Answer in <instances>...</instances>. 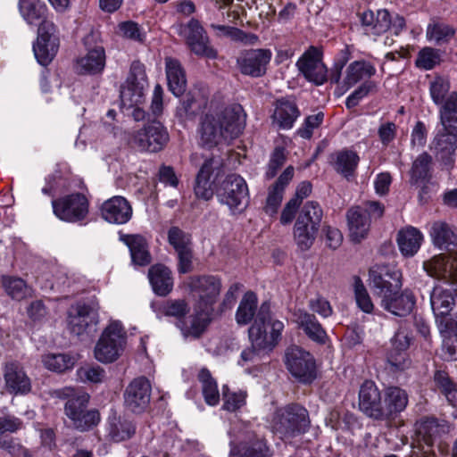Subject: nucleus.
Instances as JSON below:
<instances>
[{
    "instance_id": "54",
    "label": "nucleus",
    "mask_w": 457,
    "mask_h": 457,
    "mask_svg": "<svg viewBox=\"0 0 457 457\" xmlns=\"http://www.w3.org/2000/svg\"><path fill=\"white\" fill-rule=\"evenodd\" d=\"M447 105L439 110L442 128L457 134V97L453 96Z\"/></svg>"
},
{
    "instance_id": "47",
    "label": "nucleus",
    "mask_w": 457,
    "mask_h": 457,
    "mask_svg": "<svg viewBox=\"0 0 457 457\" xmlns=\"http://www.w3.org/2000/svg\"><path fill=\"white\" fill-rule=\"evenodd\" d=\"M257 309V296L252 292H246L237 310L236 320L239 325H246L252 321Z\"/></svg>"
},
{
    "instance_id": "36",
    "label": "nucleus",
    "mask_w": 457,
    "mask_h": 457,
    "mask_svg": "<svg viewBox=\"0 0 457 457\" xmlns=\"http://www.w3.org/2000/svg\"><path fill=\"white\" fill-rule=\"evenodd\" d=\"M165 65L169 90L175 96H183L187 88V79L180 62L176 59L166 58Z\"/></svg>"
},
{
    "instance_id": "42",
    "label": "nucleus",
    "mask_w": 457,
    "mask_h": 457,
    "mask_svg": "<svg viewBox=\"0 0 457 457\" xmlns=\"http://www.w3.org/2000/svg\"><path fill=\"white\" fill-rule=\"evenodd\" d=\"M429 94L435 104L443 108L450 103L453 96L457 97L456 91H451L450 81L443 77H436L429 84Z\"/></svg>"
},
{
    "instance_id": "34",
    "label": "nucleus",
    "mask_w": 457,
    "mask_h": 457,
    "mask_svg": "<svg viewBox=\"0 0 457 457\" xmlns=\"http://www.w3.org/2000/svg\"><path fill=\"white\" fill-rule=\"evenodd\" d=\"M433 158L427 152H423L413 161L410 173V184L419 186L428 184L432 179Z\"/></svg>"
},
{
    "instance_id": "23",
    "label": "nucleus",
    "mask_w": 457,
    "mask_h": 457,
    "mask_svg": "<svg viewBox=\"0 0 457 457\" xmlns=\"http://www.w3.org/2000/svg\"><path fill=\"white\" fill-rule=\"evenodd\" d=\"M102 217L113 224H125L132 216V207L122 196H113L105 201L101 208Z\"/></svg>"
},
{
    "instance_id": "19",
    "label": "nucleus",
    "mask_w": 457,
    "mask_h": 457,
    "mask_svg": "<svg viewBox=\"0 0 457 457\" xmlns=\"http://www.w3.org/2000/svg\"><path fill=\"white\" fill-rule=\"evenodd\" d=\"M212 316V312L195 306L193 314L177 320L176 326L184 337L199 338L211 323Z\"/></svg>"
},
{
    "instance_id": "49",
    "label": "nucleus",
    "mask_w": 457,
    "mask_h": 457,
    "mask_svg": "<svg viewBox=\"0 0 457 457\" xmlns=\"http://www.w3.org/2000/svg\"><path fill=\"white\" fill-rule=\"evenodd\" d=\"M199 381L203 386V395L209 405H216L220 401V394L217 383L207 369H202L198 375Z\"/></svg>"
},
{
    "instance_id": "51",
    "label": "nucleus",
    "mask_w": 457,
    "mask_h": 457,
    "mask_svg": "<svg viewBox=\"0 0 457 457\" xmlns=\"http://www.w3.org/2000/svg\"><path fill=\"white\" fill-rule=\"evenodd\" d=\"M454 35L453 27L443 22L429 23L427 28V37L434 40L437 46L448 43Z\"/></svg>"
},
{
    "instance_id": "63",
    "label": "nucleus",
    "mask_w": 457,
    "mask_h": 457,
    "mask_svg": "<svg viewBox=\"0 0 457 457\" xmlns=\"http://www.w3.org/2000/svg\"><path fill=\"white\" fill-rule=\"evenodd\" d=\"M78 377L83 382L101 383L105 378V371L99 366H85L77 371Z\"/></svg>"
},
{
    "instance_id": "43",
    "label": "nucleus",
    "mask_w": 457,
    "mask_h": 457,
    "mask_svg": "<svg viewBox=\"0 0 457 457\" xmlns=\"http://www.w3.org/2000/svg\"><path fill=\"white\" fill-rule=\"evenodd\" d=\"M80 69L88 74H97L105 66V52L103 46H97L90 49L87 54L78 61Z\"/></svg>"
},
{
    "instance_id": "12",
    "label": "nucleus",
    "mask_w": 457,
    "mask_h": 457,
    "mask_svg": "<svg viewBox=\"0 0 457 457\" xmlns=\"http://www.w3.org/2000/svg\"><path fill=\"white\" fill-rule=\"evenodd\" d=\"M88 200L80 193L71 194L52 201L54 213L66 222H79L88 214Z\"/></svg>"
},
{
    "instance_id": "22",
    "label": "nucleus",
    "mask_w": 457,
    "mask_h": 457,
    "mask_svg": "<svg viewBox=\"0 0 457 457\" xmlns=\"http://www.w3.org/2000/svg\"><path fill=\"white\" fill-rule=\"evenodd\" d=\"M5 388L13 395H27L31 391V381L23 370V367L12 361L5 364L4 369Z\"/></svg>"
},
{
    "instance_id": "41",
    "label": "nucleus",
    "mask_w": 457,
    "mask_h": 457,
    "mask_svg": "<svg viewBox=\"0 0 457 457\" xmlns=\"http://www.w3.org/2000/svg\"><path fill=\"white\" fill-rule=\"evenodd\" d=\"M129 246L132 262L140 266H145L151 262V255L148 245L145 237L140 235H129L124 239Z\"/></svg>"
},
{
    "instance_id": "45",
    "label": "nucleus",
    "mask_w": 457,
    "mask_h": 457,
    "mask_svg": "<svg viewBox=\"0 0 457 457\" xmlns=\"http://www.w3.org/2000/svg\"><path fill=\"white\" fill-rule=\"evenodd\" d=\"M136 431L135 425L126 419L112 417L109 419V436L115 442L129 439Z\"/></svg>"
},
{
    "instance_id": "10",
    "label": "nucleus",
    "mask_w": 457,
    "mask_h": 457,
    "mask_svg": "<svg viewBox=\"0 0 457 457\" xmlns=\"http://www.w3.org/2000/svg\"><path fill=\"white\" fill-rule=\"evenodd\" d=\"M190 292L197 298L195 306L213 312L221 290V280L212 275L192 276L188 278Z\"/></svg>"
},
{
    "instance_id": "55",
    "label": "nucleus",
    "mask_w": 457,
    "mask_h": 457,
    "mask_svg": "<svg viewBox=\"0 0 457 457\" xmlns=\"http://www.w3.org/2000/svg\"><path fill=\"white\" fill-rule=\"evenodd\" d=\"M168 242L176 252L192 247L191 235L179 227H171L169 229Z\"/></svg>"
},
{
    "instance_id": "28",
    "label": "nucleus",
    "mask_w": 457,
    "mask_h": 457,
    "mask_svg": "<svg viewBox=\"0 0 457 457\" xmlns=\"http://www.w3.org/2000/svg\"><path fill=\"white\" fill-rule=\"evenodd\" d=\"M407 403L408 395L403 389L398 386L387 387L384 394L381 420H389L394 415L403 411Z\"/></svg>"
},
{
    "instance_id": "16",
    "label": "nucleus",
    "mask_w": 457,
    "mask_h": 457,
    "mask_svg": "<svg viewBox=\"0 0 457 457\" xmlns=\"http://www.w3.org/2000/svg\"><path fill=\"white\" fill-rule=\"evenodd\" d=\"M98 303H77L71 306L67 312V324L69 331L80 336L87 331L90 324L98 323Z\"/></svg>"
},
{
    "instance_id": "57",
    "label": "nucleus",
    "mask_w": 457,
    "mask_h": 457,
    "mask_svg": "<svg viewBox=\"0 0 457 457\" xmlns=\"http://www.w3.org/2000/svg\"><path fill=\"white\" fill-rule=\"evenodd\" d=\"M354 295L358 307L364 312L370 313L374 305L362 281L358 277L354 279Z\"/></svg>"
},
{
    "instance_id": "60",
    "label": "nucleus",
    "mask_w": 457,
    "mask_h": 457,
    "mask_svg": "<svg viewBox=\"0 0 457 457\" xmlns=\"http://www.w3.org/2000/svg\"><path fill=\"white\" fill-rule=\"evenodd\" d=\"M287 160L286 149L283 146H276L270 155V159L266 170V178L273 179L278 170L284 165Z\"/></svg>"
},
{
    "instance_id": "20",
    "label": "nucleus",
    "mask_w": 457,
    "mask_h": 457,
    "mask_svg": "<svg viewBox=\"0 0 457 457\" xmlns=\"http://www.w3.org/2000/svg\"><path fill=\"white\" fill-rule=\"evenodd\" d=\"M430 149L444 165H452L457 149V134L441 128L432 140Z\"/></svg>"
},
{
    "instance_id": "40",
    "label": "nucleus",
    "mask_w": 457,
    "mask_h": 457,
    "mask_svg": "<svg viewBox=\"0 0 457 457\" xmlns=\"http://www.w3.org/2000/svg\"><path fill=\"white\" fill-rule=\"evenodd\" d=\"M207 100L199 91H189L180 100L176 109L177 116L181 120L192 119L205 108Z\"/></svg>"
},
{
    "instance_id": "13",
    "label": "nucleus",
    "mask_w": 457,
    "mask_h": 457,
    "mask_svg": "<svg viewBox=\"0 0 457 457\" xmlns=\"http://www.w3.org/2000/svg\"><path fill=\"white\" fill-rule=\"evenodd\" d=\"M272 53L270 49L255 48L240 53L236 65L241 74L251 78H261L267 73Z\"/></svg>"
},
{
    "instance_id": "27",
    "label": "nucleus",
    "mask_w": 457,
    "mask_h": 457,
    "mask_svg": "<svg viewBox=\"0 0 457 457\" xmlns=\"http://www.w3.org/2000/svg\"><path fill=\"white\" fill-rule=\"evenodd\" d=\"M56 396L67 399L64 412L70 420L81 414V411L87 407L90 398L87 393L71 387L56 391Z\"/></svg>"
},
{
    "instance_id": "31",
    "label": "nucleus",
    "mask_w": 457,
    "mask_h": 457,
    "mask_svg": "<svg viewBox=\"0 0 457 457\" xmlns=\"http://www.w3.org/2000/svg\"><path fill=\"white\" fill-rule=\"evenodd\" d=\"M456 287L436 286L430 294L431 308L435 316L450 314L455 305Z\"/></svg>"
},
{
    "instance_id": "17",
    "label": "nucleus",
    "mask_w": 457,
    "mask_h": 457,
    "mask_svg": "<svg viewBox=\"0 0 457 457\" xmlns=\"http://www.w3.org/2000/svg\"><path fill=\"white\" fill-rule=\"evenodd\" d=\"M296 66L303 77L315 85H322L328 80V69L321 60V53L311 46L297 61Z\"/></svg>"
},
{
    "instance_id": "29",
    "label": "nucleus",
    "mask_w": 457,
    "mask_h": 457,
    "mask_svg": "<svg viewBox=\"0 0 457 457\" xmlns=\"http://www.w3.org/2000/svg\"><path fill=\"white\" fill-rule=\"evenodd\" d=\"M229 455L231 457H272L273 451L264 437H254L234 445Z\"/></svg>"
},
{
    "instance_id": "21",
    "label": "nucleus",
    "mask_w": 457,
    "mask_h": 457,
    "mask_svg": "<svg viewBox=\"0 0 457 457\" xmlns=\"http://www.w3.org/2000/svg\"><path fill=\"white\" fill-rule=\"evenodd\" d=\"M423 269L430 277L457 281V253L454 255H435L423 262Z\"/></svg>"
},
{
    "instance_id": "56",
    "label": "nucleus",
    "mask_w": 457,
    "mask_h": 457,
    "mask_svg": "<svg viewBox=\"0 0 457 457\" xmlns=\"http://www.w3.org/2000/svg\"><path fill=\"white\" fill-rule=\"evenodd\" d=\"M441 61L440 51L431 47L421 49L416 60V65L425 70H431Z\"/></svg>"
},
{
    "instance_id": "64",
    "label": "nucleus",
    "mask_w": 457,
    "mask_h": 457,
    "mask_svg": "<svg viewBox=\"0 0 457 457\" xmlns=\"http://www.w3.org/2000/svg\"><path fill=\"white\" fill-rule=\"evenodd\" d=\"M392 16L386 9H381L375 14L372 34L379 36L391 29Z\"/></svg>"
},
{
    "instance_id": "32",
    "label": "nucleus",
    "mask_w": 457,
    "mask_h": 457,
    "mask_svg": "<svg viewBox=\"0 0 457 457\" xmlns=\"http://www.w3.org/2000/svg\"><path fill=\"white\" fill-rule=\"evenodd\" d=\"M300 115L296 104L286 98L277 100L273 122L281 129H289L293 127L295 120Z\"/></svg>"
},
{
    "instance_id": "48",
    "label": "nucleus",
    "mask_w": 457,
    "mask_h": 457,
    "mask_svg": "<svg viewBox=\"0 0 457 457\" xmlns=\"http://www.w3.org/2000/svg\"><path fill=\"white\" fill-rule=\"evenodd\" d=\"M2 285L5 293L13 300L21 301L30 293L29 287L21 278L3 276Z\"/></svg>"
},
{
    "instance_id": "15",
    "label": "nucleus",
    "mask_w": 457,
    "mask_h": 457,
    "mask_svg": "<svg viewBox=\"0 0 457 457\" xmlns=\"http://www.w3.org/2000/svg\"><path fill=\"white\" fill-rule=\"evenodd\" d=\"M152 386L145 377L134 378L124 391V404L127 410L133 413L144 412L151 399Z\"/></svg>"
},
{
    "instance_id": "53",
    "label": "nucleus",
    "mask_w": 457,
    "mask_h": 457,
    "mask_svg": "<svg viewBox=\"0 0 457 457\" xmlns=\"http://www.w3.org/2000/svg\"><path fill=\"white\" fill-rule=\"evenodd\" d=\"M100 419V413L96 409L88 410L87 407L80 415L71 419V421L74 428L85 432L94 428L99 423Z\"/></svg>"
},
{
    "instance_id": "5",
    "label": "nucleus",
    "mask_w": 457,
    "mask_h": 457,
    "mask_svg": "<svg viewBox=\"0 0 457 457\" xmlns=\"http://www.w3.org/2000/svg\"><path fill=\"white\" fill-rule=\"evenodd\" d=\"M311 420L308 411L293 403L278 410L273 419V432L282 440L292 439L307 432Z\"/></svg>"
},
{
    "instance_id": "62",
    "label": "nucleus",
    "mask_w": 457,
    "mask_h": 457,
    "mask_svg": "<svg viewBox=\"0 0 457 457\" xmlns=\"http://www.w3.org/2000/svg\"><path fill=\"white\" fill-rule=\"evenodd\" d=\"M376 83L373 81H366L356 88L345 101V105L348 109L357 106L360 101L367 96L370 92L376 89Z\"/></svg>"
},
{
    "instance_id": "25",
    "label": "nucleus",
    "mask_w": 457,
    "mask_h": 457,
    "mask_svg": "<svg viewBox=\"0 0 457 457\" xmlns=\"http://www.w3.org/2000/svg\"><path fill=\"white\" fill-rule=\"evenodd\" d=\"M381 306L392 314L399 317L409 315L415 305V296L409 291L404 290L400 293L396 291L392 295H386L380 299Z\"/></svg>"
},
{
    "instance_id": "37",
    "label": "nucleus",
    "mask_w": 457,
    "mask_h": 457,
    "mask_svg": "<svg viewBox=\"0 0 457 457\" xmlns=\"http://www.w3.org/2000/svg\"><path fill=\"white\" fill-rule=\"evenodd\" d=\"M213 171V160H206L200 168L195 178L194 192L198 199L209 201L214 195L213 181L211 177Z\"/></svg>"
},
{
    "instance_id": "3",
    "label": "nucleus",
    "mask_w": 457,
    "mask_h": 457,
    "mask_svg": "<svg viewBox=\"0 0 457 457\" xmlns=\"http://www.w3.org/2000/svg\"><path fill=\"white\" fill-rule=\"evenodd\" d=\"M283 329V322L272 319L270 304L262 303L248 329L251 347L241 353V360L244 362L254 361L257 357L272 351L280 340Z\"/></svg>"
},
{
    "instance_id": "6",
    "label": "nucleus",
    "mask_w": 457,
    "mask_h": 457,
    "mask_svg": "<svg viewBox=\"0 0 457 457\" xmlns=\"http://www.w3.org/2000/svg\"><path fill=\"white\" fill-rule=\"evenodd\" d=\"M126 344V332L120 321L111 322L103 331L95 346V357L103 363H111L121 354Z\"/></svg>"
},
{
    "instance_id": "61",
    "label": "nucleus",
    "mask_w": 457,
    "mask_h": 457,
    "mask_svg": "<svg viewBox=\"0 0 457 457\" xmlns=\"http://www.w3.org/2000/svg\"><path fill=\"white\" fill-rule=\"evenodd\" d=\"M0 448L12 457H29V451L17 439L8 436H0Z\"/></svg>"
},
{
    "instance_id": "14",
    "label": "nucleus",
    "mask_w": 457,
    "mask_h": 457,
    "mask_svg": "<svg viewBox=\"0 0 457 457\" xmlns=\"http://www.w3.org/2000/svg\"><path fill=\"white\" fill-rule=\"evenodd\" d=\"M374 294L380 299L392 295L402 287V273L388 265H377L370 270Z\"/></svg>"
},
{
    "instance_id": "38",
    "label": "nucleus",
    "mask_w": 457,
    "mask_h": 457,
    "mask_svg": "<svg viewBox=\"0 0 457 457\" xmlns=\"http://www.w3.org/2000/svg\"><path fill=\"white\" fill-rule=\"evenodd\" d=\"M148 278L156 295L166 296L172 290L173 278L168 267L162 264L152 266L148 270Z\"/></svg>"
},
{
    "instance_id": "46",
    "label": "nucleus",
    "mask_w": 457,
    "mask_h": 457,
    "mask_svg": "<svg viewBox=\"0 0 457 457\" xmlns=\"http://www.w3.org/2000/svg\"><path fill=\"white\" fill-rule=\"evenodd\" d=\"M128 89L133 92V95L140 97L143 90L147 84L145 65L139 61H134L130 65L129 75L127 79Z\"/></svg>"
},
{
    "instance_id": "9",
    "label": "nucleus",
    "mask_w": 457,
    "mask_h": 457,
    "mask_svg": "<svg viewBox=\"0 0 457 457\" xmlns=\"http://www.w3.org/2000/svg\"><path fill=\"white\" fill-rule=\"evenodd\" d=\"M219 201L231 211H243L248 204L249 193L246 182L237 174H229L216 190Z\"/></svg>"
},
{
    "instance_id": "58",
    "label": "nucleus",
    "mask_w": 457,
    "mask_h": 457,
    "mask_svg": "<svg viewBox=\"0 0 457 457\" xmlns=\"http://www.w3.org/2000/svg\"><path fill=\"white\" fill-rule=\"evenodd\" d=\"M189 310V305L184 299L168 300L163 305L164 315L174 317L177 320H179L187 315Z\"/></svg>"
},
{
    "instance_id": "18",
    "label": "nucleus",
    "mask_w": 457,
    "mask_h": 457,
    "mask_svg": "<svg viewBox=\"0 0 457 457\" xmlns=\"http://www.w3.org/2000/svg\"><path fill=\"white\" fill-rule=\"evenodd\" d=\"M360 410L368 417L381 420L383 399L380 390L371 380H366L359 391Z\"/></svg>"
},
{
    "instance_id": "30",
    "label": "nucleus",
    "mask_w": 457,
    "mask_h": 457,
    "mask_svg": "<svg viewBox=\"0 0 457 457\" xmlns=\"http://www.w3.org/2000/svg\"><path fill=\"white\" fill-rule=\"evenodd\" d=\"M295 322L303 330L307 337L314 342L324 344L327 334L314 314L304 310H298L295 312Z\"/></svg>"
},
{
    "instance_id": "11",
    "label": "nucleus",
    "mask_w": 457,
    "mask_h": 457,
    "mask_svg": "<svg viewBox=\"0 0 457 457\" xmlns=\"http://www.w3.org/2000/svg\"><path fill=\"white\" fill-rule=\"evenodd\" d=\"M169 139L167 129L154 119L134 134L130 144L142 151L157 153L164 148Z\"/></svg>"
},
{
    "instance_id": "24",
    "label": "nucleus",
    "mask_w": 457,
    "mask_h": 457,
    "mask_svg": "<svg viewBox=\"0 0 457 457\" xmlns=\"http://www.w3.org/2000/svg\"><path fill=\"white\" fill-rule=\"evenodd\" d=\"M432 382L434 391L445 397L446 402L457 408V381L453 378L446 367H436L433 372Z\"/></svg>"
},
{
    "instance_id": "39",
    "label": "nucleus",
    "mask_w": 457,
    "mask_h": 457,
    "mask_svg": "<svg viewBox=\"0 0 457 457\" xmlns=\"http://www.w3.org/2000/svg\"><path fill=\"white\" fill-rule=\"evenodd\" d=\"M396 241L402 254L412 257L420 248L423 236L416 228L406 227L398 231Z\"/></svg>"
},
{
    "instance_id": "59",
    "label": "nucleus",
    "mask_w": 457,
    "mask_h": 457,
    "mask_svg": "<svg viewBox=\"0 0 457 457\" xmlns=\"http://www.w3.org/2000/svg\"><path fill=\"white\" fill-rule=\"evenodd\" d=\"M246 393L243 391L229 392L228 386L223 387V409L228 411H236L245 403Z\"/></svg>"
},
{
    "instance_id": "1",
    "label": "nucleus",
    "mask_w": 457,
    "mask_h": 457,
    "mask_svg": "<svg viewBox=\"0 0 457 457\" xmlns=\"http://www.w3.org/2000/svg\"><path fill=\"white\" fill-rule=\"evenodd\" d=\"M19 11L29 25L38 27L33 51L38 63L47 66L57 54L59 38L55 25L47 20L46 5L40 0H19Z\"/></svg>"
},
{
    "instance_id": "26",
    "label": "nucleus",
    "mask_w": 457,
    "mask_h": 457,
    "mask_svg": "<svg viewBox=\"0 0 457 457\" xmlns=\"http://www.w3.org/2000/svg\"><path fill=\"white\" fill-rule=\"evenodd\" d=\"M417 445L412 447H424L433 449L436 441L444 431V426L440 425L436 418H423L416 424Z\"/></svg>"
},
{
    "instance_id": "33",
    "label": "nucleus",
    "mask_w": 457,
    "mask_h": 457,
    "mask_svg": "<svg viewBox=\"0 0 457 457\" xmlns=\"http://www.w3.org/2000/svg\"><path fill=\"white\" fill-rule=\"evenodd\" d=\"M430 236L434 245L440 250L452 253L457 249V235L446 222H434L431 226Z\"/></svg>"
},
{
    "instance_id": "52",
    "label": "nucleus",
    "mask_w": 457,
    "mask_h": 457,
    "mask_svg": "<svg viewBox=\"0 0 457 457\" xmlns=\"http://www.w3.org/2000/svg\"><path fill=\"white\" fill-rule=\"evenodd\" d=\"M43 362L47 370L62 373L74 366L75 358L67 353H52L46 355Z\"/></svg>"
},
{
    "instance_id": "35",
    "label": "nucleus",
    "mask_w": 457,
    "mask_h": 457,
    "mask_svg": "<svg viewBox=\"0 0 457 457\" xmlns=\"http://www.w3.org/2000/svg\"><path fill=\"white\" fill-rule=\"evenodd\" d=\"M350 237L354 242H361L368 234L370 227V219L361 206H353L346 212Z\"/></svg>"
},
{
    "instance_id": "44",
    "label": "nucleus",
    "mask_w": 457,
    "mask_h": 457,
    "mask_svg": "<svg viewBox=\"0 0 457 457\" xmlns=\"http://www.w3.org/2000/svg\"><path fill=\"white\" fill-rule=\"evenodd\" d=\"M335 156L333 162L335 170L346 179L353 176L360 161L358 154L351 150H343L337 153Z\"/></svg>"
},
{
    "instance_id": "2",
    "label": "nucleus",
    "mask_w": 457,
    "mask_h": 457,
    "mask_svg": "<svg viewBox=\"0 0 457 457\" xmlns=\"http://www.w3.org/2000/svg\"><path fill=\"white\" fill-rule=\"evenodd\" d=\"M245 128V114L239 104L226 107L222 112L206 113L200 123V140L203 146L213 148L237 137Z\"/></svg>"
},
{
    "instance_id": "8",
    "label": "nucleus",
    "mask_w": 457,
    "mask_h": 457,
    "mask_svg": "<svg viewBox=\"0 0 457 457\" xmlns=\"http://www.w3.org/2000/svg\"><path fill=\"white\" fill-rule=\"evenodd\" d=\"M285 365L300 383L309 385L317 378V364L313 355L297 345L286 350Z\"/></svg>"
},
{
    "instance_id": "4",
    "label": "nucleus",
    "mask_w": 457,
    "mask_h": 457,
    "mask_svg": "<svg viewBox=\"0 0 457 457\" xmlns=\"http://www.w3.org/2000/svg\"><path fill=\"white\" fill-rule=\"evenodd\" d=\"M323 218V210L316 201H308L300 209L293 227V240L297 251L306 252L313 245Z\"/></svg>"
},
{
    "instance_id": "7",
    "label": "nucleus",
    "mask_w": 457,
    "mask_h": 457,
    "mask_svg": "<svg viewBox=\"0 0 457 457\" xmlns=\"http://www.w3.org/2000/svg\"><path fill=\"white\" fill-rule=\"evenodd\" d=\"M176 31L195 55L208 59L217 58V50L212 46L207 31L197 19L191 18L187 23L176 25Z\"/></svg>"
},
{
    "instance_id": "50",
    "label": "nucleus",
    "mask_w": 457,
    "mask_h": 457,
    "mask_svg": "<svg viewBox=\"0 0 457 457\" xmlns=\"http://www.w3.org/2000/svg\"><path fill=\"white\" fill-rule=\"evenodd\" d=\"M411 366V360L407 352L390 349L386 354V369L391 373L403 372Z\"/></svg>"
}]
</instances>
